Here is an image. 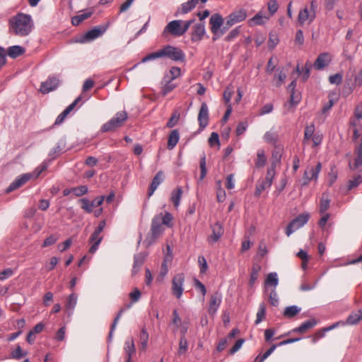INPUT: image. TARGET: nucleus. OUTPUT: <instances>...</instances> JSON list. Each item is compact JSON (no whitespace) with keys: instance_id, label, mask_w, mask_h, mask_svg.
I'll return each mask as SVG.
<instances>
[{"instance_id":"1","label":"nucleus","mask_w":362,"mask_h":362,"mask_svg":"<svg viewBox=\"0 0 362 362\" xmlns=\"http://www.w3.org/2000/svg\"><path fill=\"white\" fill-rule=\"evenodd\" d=\"M33 28L34 23L29 14L18 13L8 20L9 32L19 37L28 36Z\"/></svg>"},{"instance_id":"2","label":"nucleus","mask_w":362,"mask_h":362,"mask_svg":"<svg viewBox=\"0 0 362 362\" xmlns=\"http://www.w3.org/2000/svg\"><path fill=\"white\" fill-rule=\"evenodd\" d=\"M317 8V2L312 0L310 5H305L300 9L298 15V22L300 25L305 24H311L316 18V10Z\"/></svg>"},{"instance_id":"3","label":"nucleus","mask_w":362,"mask_h":362,"mask_svg":"<svg viewBox=\"0 0 362 362\" xmlns=\"http://www.w3.org/2000/svg\"><path fill=\"white\" fill-rule=\"evenodd\" d=\"M276 164L273 163L267 170V175L264 179H259L257 180L256 184V188L255 192V197H259L262 192L269 189L272 185L273 179L276 175Z\"/></svg>"},{"instance_id":"4","label":"nucleus","mask_w":362,"mask_h":362,"mask_svg":"<svg viewBox=\"0 0 362 362\" xmlns=\"http://www.w3.org/2000/svg\"><path fill=\"white\" fill-rule=\"evenodd\" d=\"M127 118L128 115L126 111L118 112L111 119L102 126L101 131L103 132L114 131L117 128L122 127Z\"/></svg>"},{"instance_id":"5","label":"nucleus","mask_w":362,"mask_h":362,"mask_svg":"<svg viewBox=\"0 0 362 362\" xmlns=\"http://www.w3.org/2000/svg\"><path fill=\"white\" fill-rule=\"evenodd\" d=\"M162 57H167L175 62H184L185 54L182 49L171 45H167L161 49Z\"/></svg>"},{"instance_id":"6","label":"nucleus","mask_w":362,"mask_h":362,"mask_svg":"<svg viewBox=\"0 0 362 362\" xmlns=\"http://www.w3.org/2000/svg\"><path fill=\"white\" fill-rule=\"evenodd\" d=\"M309 218L310 214L308 213H303L293 219L286 228V235L290 236L295 230L305 225L308 223Z\"/></svg>"},{"instance_id":"7","label":"nucleus","mask_w":362,"mask_h":362,"mask_svg":"<svg viewBox=\"0 0 362 362\" xmlns=\"http://www.w3.org/2000/svg\"><path fill=\"white\" fill-rule=\"evenodd\" d=\"M321 169L322 165L320 162L315 167H308L303 173L301 185L307 186L312 180L317 181Z\"/></svg>"},{"instance_id":"8","label":"nucleus","mask_w":362,"mask_h":362,"mask_svg":"<svg viewBox=\"0 0 362 362\" xmlns=\"http://www.w3.org/2000/svg\"><path fill=\"white\" fill-rule=\"evenodd\" d=\"M185 275L183 273H179L174 276L172 280V293L177 298H180L184 288Z\"/></svg>"},{"instance_id":"9","label":"nucleus","mask_w":362,"mask_h":362,"mask_svg":"<svg viewBox=\"0 0 362 362\" xmlns=\"http://www.w3.org/2000/svg\"><path fill=\"white\" fill-rule=\"evenodd\" d=\"M60 83V80L56 76H49L46 81L41 83L40 91L42 94H47L56 90Z\"/></svg>"},{"instance_id":"10","label":"nucleus","mask_w":362,"mask_h":362,"mask_svg":"<svg viewBox=\"0 0 362 362\" xmlns=\"http://www.w3.org/2000/svg\"><path fill=\"white\" fill-rule=\"evenodd\" d=\"M182 23L180 20H174L168 23L165 27L163 34L169 33L174 36H181L183 35L182 31Z\"/></svg>"},{"instance_id":"11","label":"nucleus","mask_w":362,"mask_h":362,"mask_svg":"<svg viewBox=\"0 0 362 362\" xmlns=\"http://www.w3.org/2000/svg\"><path fill=\"white\" fill-rule=\"evenodd\" d=\"M32 178L33 174L30 173H25L17 177L15 180L10 184L6 192L9 193L17 189Z\"/></svg>"},{"instance_id":"12","label":"nucleus","mask_w":362,"mask_h":362,"mask_svg":"<svg viewBox=\"0 0 362 362\" xmlns=\"http://www.w3.org/2000/svg\"><path fill=\"white\" fill-rule=\"evenodd\" d=\"M221 300L222 296L218 291L215 292L211 296L208 309V313L210 315L214 316L216 313L221 303Z\"/></svg>"},{"instance_id":"13","label":"nucleus","mask_w":362,"mask_h":362,"mask_svg":"<svg viewBox=\"0 0 362 362\" xmlns=\"http://www.w3.org/2000/svg\"><path fill=\"white\" fill-rule=\"evenodd\" d=\"M332 61V57L328 52H323L318 55L313 64L316 70H322L327 66Z\"/></svg>"},{"instance_id":"14","label":"nucleus","mask_w":362,"mask_h":362,"mask_svg":"<svg viewBox=\"0 0 362 362\" xmlns=\"http://www.w3.org/2000/svg\"><path fill=\"white\" fill-rule=\"evenodd\" d=\"M199 128L203 130L209 124V109L206 103H202L198 114Z\"/></svg>"},{"instance_id":"15","label":"nucleus","mask_w":362,"mask_h":362,"mask_svg":"<svg viewBox=\"0 0 362 362\" xmlns=\"http://www.w3.org/2000/svg\"><path fill=\"white\" fill-rule=\"evenodd\" d=\"M246 11L244 8H240L232 12L226 18V19L228 21V24L233 25L235 23L242 22L246 18Z\"/></svg>"},{"instance_id":"16","label":"nucleus","mask_w":362,"mask_h":362,"mask_svg":"<svg viewBox=\"0 0 362 362\" xmlns=\"http://www.w3.org/2000/svg\"><path fill=\"white\" fill-rule=\"evenodd\" d=\"M206 33L205 25L204 23H196L192 30L191 40L192 42L200 41Z\"/></svg>"},{"instance_id":"17","label":"nucleus","mask_w":362,"mask_h":362,"mask_svg":"<svg viewBox=\"0 0 362 362\" xmlns=\"http://www.w3.org/2000/svg\"><path fill=\"white\" fill-rule=\"evenodd\" d=\"M224 20L221 14L214 13L211 15L209 19L210 29L213 34L216 35L219 32L221 27L223 25Z\"/></svg>"},{"instance_id":"18","label":"nucleus","mask_w":362,"mask_h":362,"mask_svg":"<svg viewBox=\"0 0 362 362\" xmlns=\"http://www.w3.org/2000/svg\"><path fill=\"white\" fill-rule=\"evenodd\" d=\"M107 30V26H103L102 28L95 27L91 30H88L83 37V40L81 42H85L88 41H91L97 37L102 35Z\"/></svg>"},{"instance_id":"19","label":"nucleus","mask_w":362,"mask_h":362,"mask_svg":"<svg viewBox=\"0 0 362 362\" xmlns=\"http://www.w3.org/2000/svg\"><path fill=\"white\" fill-rule=\"evenodd\" d=\"M212 233L207 238L210 244L216 243L223 234V228L219 222L215 223L212 226Z\"/></svg>"},{"instance_id":"20","label":"nucleus","mask_w":362,"mask_h":362,"mask_svg":"<svg viewBox=\"0 0 362 362\" xmlns=\"http://www.w3.org/2000/svg\"><path fill=\"white\" fill-rule=\"evenodd\" d=\"M81 100V96H78L75 99V100L71 103L68 107H66V109L58 115L57 117L54 125H59L61 124L66 116L74 110V108L76 107V105Z\"/></svg>"},{"instance_id":"21","label":"nucleus","mask_w":362,"mask_h":362,"mask_svg":"<svg viewBox=\"0 0 362 362\" xmlns=\"http://www.w3.org/2000/svg\"><path fill=\"white\" fill-rule=\"evenodd\" d=\"M100 234L101 233L95 230L94 232L90 235L89 238V242L90 244H92V245L89 249V252L93 254L98 249V247L103 240V236Z\"/></svg>"},{"instance_id":"22","label":"nucleus","mask_w":362,"mask_h":362,"mask_svg":"<svg viewBox=\"0 0 362 362\" xmlns=\"http://www.w3.org/2000/svg\"><path fill=\"white\" fill-rule=\"evenodd\" d=\"M317 321L315 319H310L302 323L298 327L293 329L290 332L288 333V334H289L290 333L296 332L300 334L305 333L308 330L314 327L317 325Z\"/></svg>"},{"instance_id":"23","label":"nucleus","mask_w":362,"mask_h":362,"mask_svg":"<svg viewBox=\"0 0 362 362\" xmlns=\"http://www.w3.org/2000/svg\"><path fill=\"white\" fill-rule=\"evenodd\" d=\"M163 173L162 171H159L156 173V175L153 178V180L150 185L148 196L151 197L153 195L156 189L163 182Z\"/></svg>"},{"instance_id":"24","label":"nucleus","mask_w":362,"mask_h":362,"mask_svg":"<svg viewBox=\"0 0 362 362\" xmlns=\"http://www.w3.org/2000/svg\"><path fill=\"white\" fill-rule=\"evenodd\" d=\"M355 153L356 154V157L354 160V163H349L350 168L352 170H355L360 166H362V139L360 144L356 148Z\"/></svg>"},{"instance_id":"25","label":"nucleus","mask_w":362,"mask_h":362,"mask_svg":"<svg viewBox=\"0 0 362 362\" xmlns=\"http://www.w3.org/2000/svg\"><path fill=\"white\" fill-rule=\"evenodd\" d=\"M151 231L152 233V236L154 238H157L162 233L163 228L160 218H156L155 216L153 218Z\"/></svg>"},{"instance_id":"26","label":"nucleus","mask_w":362,"mask_h":362,"mask_svg":"<svg viewBox=\"0 0 362 362\" xmlns=\"http://www.w3.org/2000/svg\"><path fill=\"white\" fill-rule=\"evenodd\" d=\"M362 319V308L357 312L351 313L347 317L346 322H342L343 325H354L358 324Z\"/></svg>"},{"instance_id":"27","label":"nucleus","mask_w":362,"mask_h":362,"mask_svg":"<svg viewBox=\"0 0 362 362\" xmlns=\"http://www.w3.org/2000/svg\"><path fill=\"white\" fill-rule=\"evenodd\" d=\"M25 52V49L20 45H13L8 48L6 54L11 58L15 59L18 57L23 55Z\"/></svg>"},{"instance_id":"28","label":"nucleus","mask_w":362,"mask_h":362,"mask_svg":"<svg viewBox=\"0 0 362 362\" xmlns=\"http://www.w3.org/2000/svg\"><path fill=\"white\" fill-rule=\"evenodd\" d=\"M180 139V133L177 129L173 130L168 136V148L169 150L173 149Z\"/></svg>"},{"instance_id":"29","label":"nucleus","mask_w":362,"mask_h":362,"mask_svg":"<svg viewBox=\"0 0 362 362\" xmlns=\"http://www.w3.org/2000/svg\"><path fill=\"white\" fill-rule=\"evenodd\" d=\"M124 349L127 354V358H132V356L135 354L136 348L133 338H129L126 340Z\"/></svg>"},{"instance_id":"30","label":"nucleus","mask_w":362,"mask_h":362,"mask_svg":"<svg viewBox=\"0 0 362 362\" xmlns=\"http://www.w3.org/2000/svg\"><path fill=\"white\" fill-rule=\"evenodd\" d=\"M351 127L353 129V141H356L358 139L361 135V126L358 122H356L355 119L350 121Z\"/></svg>"},{"instance_id":"31","label":"nucleus","mask_w":362,"mask_h":362,"mask_svg":"<svg viewBox=\"0 0 362 362\" xmlns=\"http://www.w3.org/2000/svg\"><path fill=\"white\" fill-rule=\"evenodd\" d=\"M149 339L148 333L146 328H142L140 334H139V341H140V349L142 351H146L148 346V341Z\"/></svg>"},{"instance_id":"32","label":"nucleus","mask_w":362,"mask_h":362,"mask_svg":"<svg viewBox=\"0 0 362 362\" xmlns=\"http://www.w3.org/2000/svg\"><path fill=\"white\" fill-rule=\"evenodd\" d=\"M132 306V304H128L127 305V307H126V309H129ZM125 310V308H122L119 310V312L118 313V314L117 315V316L115 317V318L114 319V321L111 325V327H110V333H109V335H108V338H109V340H111L112 337V335H113V332L116 328V326L117 325V322L119 321V320L120 319L121 316H122V314L124 312Z\"/></svg>"},{"instance_id":"33","label":"nucleus","mask_w":362,"mask_h":362,"mask_svg":"<svg viewBox=\"0 0 362 362\" xmlns=\"http://www.w3.org/2000/svg\"><path fill=\"white\" fill-rule=\"evenodd\" d=\"M269 18V16H262V13L259 12L250 20V25H263Z\"/></svg>"},{"instance_id":"34","label":"nucleus","mask_w":362,"mask_h":362,"mask_svg":"<svg viewBox=\"0 0 362 362\" xmlns=\"http://www.w3.org/2000/svg\"><path fill=\"white\" fill-rule=\"evenodd\" d=\"M300 310L297 305L288 306L285 308L283 315L285 317L292 318L298 314Z\"/></svg>"},{"instance_id":"35","label":"nucleus","mask_w":362,"mask_h":362,"mask_svg":"<svg viewBox=\"0 0 362 362\" xmlns=\"http://www.w3.org/2000/svg\"><path fill=\"white\" fill-rule=\"evenodd\" d=\"M182 194V189L181 187H177L172 192L170 199L173 202L175 207H177L180 205Z\"/></svg>"},{"instance_id":"36","label":"nucleus","mask_w":362,"mask_h":362,"mask_svg":"<svg viewBox=\"0 0 362 362\" xmlns=\"http://www.w3.org/2000/svg\"><path fill=\"white\" fill-rule=\"evenodd\" d=\"M330 204V199L327 193H323L320 204V213L325 214L329 209Z\"/></svg>"},{"instance_id":"37","label":"nucleus","mask_w":362,"mask_h":362,"mask_svg":"<svg viewBox=\"0 0 362 362\" xmlns=\"http://www.w3.org/2000/svg\"><path fill=\"white\" fill-rule=\"evenodd\" d=\"M315 130V125L313 124H312L309 126H307L305 128L304 138H303V144L304 145L307 144L308 141L310 139H311L313 138V136L315 135V134H314Z\"/></svg>"},{"instance_id":"38","label":"nucleus","mask_w":362,"mask_h":362,"mask_svg":"<svg viewBox=\"0 0 362 362\" xmlns=\"http://www.w3.org/2000/svg\"><path fill=\"white\" fill-rule=\"evenodd\" d=\"M262 267L260 266V264H254L253 266H252V272H251V274H250V286H252L256 280L257 279V277H258V274H259V272H260Z\"/></svg>"},{"instance_id":"39","label":"nucleus","mask_w":362,"mask_h":362,"mask_svg":"<svg viewBox=\"0 0 362 362\" xmlns=\"http://www.w3.org/2000/svg\"><path fill=\"white\" fill-rule=\"evenodd\" d=\"M265 284L266 285L272 286H274V288H275L279 284L277 274L276 272L269 273L267 276Z\"/></svg>"},{"instance_id":"40","label":"nucleus","mask_w":362,"mask_h":362,"mask_svg":"<svg viewBox=\"0 0 362 362\" xmlns=\"http://www.w3.org/2000/svg\"><path fill=\"white\" fill-rule=\"evenodd\" d=\"M267 162V158L263 150H259L257 154V160L255 165L257 168H262L265 165Z\"/></svg>"},{"instance_id":"41","label":"nucleus","mask_w":362,"mask_h":362,"mask_svg":"<svg viewBox=\"0 0 362 362\" xmlns=\"http://www.w3.org/2000/svg\"><path fill=\"white\" fill-rule=\"evenodd\" d=\"M92 15V12H86L76 16H74L71 19V23L74 25H78L85 19L88 18Z\"/></svg>"},{"instance_id":"42","label":"nucleus","mask_w":362,"mask_h":362,"mask_svg":"<svg viewBox=\"0 0 362 362\" xmlns=\"http://www.w3.org/2000/svg\"><path fill=\"white\" fill-rule=\"evenodd\" d=\"M188 348V341L185 336H181L179 342L178 355H183L186 353Z\"/></svg>"},{"instance_id":"43","label":"nucleus","mask_w":362,"mask_h":362,"mask_svg":"<svg viewBox=\"0 0 362 362\" xmlns=\"http://www.w3.org/2000/svg\"><path fill=\"white\" fill-rule=\"evenodd\" d=\"M81 203V208L87 213H91L94 208V203H91L88 199L82 198L79 200Z\"/></svg>"},{"instance_id":"44","label":"nucleus","mask_w":362,"mask_h":362,"mask_svg":"<svg viewBox=\"0 0 362 362\" xmlns=\"http://www.w3.org/2000/svg\"><path fill=\"white\" fill-rule=\"evenodd\" d=\"M180 115L177 111L174 112L171 115L170 118L169 119V120L168 121L166 127L168 128H173V127H175L177 124L180 119Z\"/></svg>"},{"instance_id":"45","label":"nucleus","mask_w":362,"mask_h":362,"mask_svg":"<svg viewBox=\"0 0 362 362\" xmlns=\"http://www.w3.org/2000/svg\"><path fill=\"white\" fill-rule=\"evenodd\" d=\"M277 345H272L271 347L263 354L259 355L256 357L255 361L264 362L276 349Z\"/></svg>"},{"instance_id":"46","label":"nucleus","mask_w":362,"mask_h":362,"mask_svg":"<svg viewBox=\"0 0 362 362\" xmlns=\"http://www.w3.org/2000/svg\"><path fill=\"white\" fill-rule=\"evenodd\" d=\"M156 218H160L161 223L170 226V222L173 220V216L169 212H165L164 214H160L158 216H156Z\"/></svg>"},{"instance_id":"47","label":"nucleus","mask_w":362,"mask_h":362,"mask_svg":"<svg viewBox=\"0 0 362 362\" xmlns=\"http://www.w3.org/2000/svg\"><path fill=\"white\" fill-rule=\"evenodd\" d=\"M161 57H162L161 49H159L155 52L150 53L148 55H146V57H144L141 59V63H145L148 61L154 60V59L161 58Z\"/></svg>"},{"instance_id":"48","label":"nucleus","mask_w":362,"mask_h":362,"mask_svg":"<svg viewBox=\"0 0 362 362\" xmlns=\"http://www.w3.org/2000/svg\"><path fill=\"white\" fill-rule=\"evenodd\" d=\"M362 183V176L361 175H355L351 180L349 181L348 189H352Z\"/></svg>"},{"instance_id":"49","label":"nucleus","mask_w":362,"mask_h":362,"mask_svg":"<svg viewBox=\"0 0 362 362\" xmlns=\"http://www.w3.org/2000/svg\"><path fill=\"white\" fill-rule=\"evenodd\" d=\"M266 315V308L264 304L262 303L259 305L257 313V318L255 320V324L258 325L260 323L263 318L265 317Z\"/></svg>"},{"instance_id":"50","label":"nucleus","mask_w":362,"mask_h":362,"mask_svg":"<svg viewBox=\"0 0 362 362\" xmlns=\"http://www.w3.org/2000/svg\"><path fill=\"white\" fill-rule=\"evenodd\" d=\"M328 80L331 84L339 85L342 83L343 74L341 73H337L334 75H331L329 76Z\"/></svg>"},{"instance_id":"51","label":"nucleus","mask_w":362,"mask_h":362,"mask_svg":"<svg viewBox=\"0 0 362 362\" xmlns=\"http://www.w3.org/2000/svg\"><path fill=\"white\" fill-rule=\"evenodd\" d=\"M199 165H200V170H201L199 180H202L206 177V175L207 173L206 167V156H205V154H203V156H202Z\"/></svg>"},{"instance_id":"52","label":"nucleus","mask_w":362,"mask_h":362,"mask_svg":"<svg viewBox=\"0 0 362 362\" xmlns=\"http://www.w3.org/2000/svg\"><path fill=\"white\" fill-rule=\"evenodd\" d=\"M76 303L77 296L75 293H71L67 299L66 307L68 310H73L75 308Z\"/></svg>"},{"instance_id":"53","label":"nucleus","mask_w":362,"mask_h":362,"mask_svg":"<svg viewBox=\"0 0 362 362\" xmlns=\"http://www.w3.org/2000/svg\"><path fill=\"white\" fill-rule=\"evenodd\" d=\"M88 189L86 185H81L79 187H76L72 188V192L76 197H81L88 193Z\"/></svg>"},{"instance_id":"54","label":"nucleus","mask_w":362,"mask_h":362,"mask_svg":"<svg viewBox=\"0 0 362 362\" xmlns=\"http://www.w3.org/2000/svg\"><path fill=\"white\" fill-rule=\"evenodd\" d=\"M146 258V255L144 253H139L134 255V266L141 268L143 264L144 263V260Z\"/></svg>"},{"instance_id":"55","label":"nucleus","mask_w":362,"mask_h":362,"mask_svg":"<svg viewBox=\"0 0 362 362\" xmlns=\"http://www.w3.org/2000/svg\"><path fill=\"white\" fill-rule=\"evenodd\" d=\"M172 80H170L166 82V83L163 86L161 93L163 95H166L168 93L171 92L174 88H176L177 85L173 83Z\"/></svg>"},{"instance_id":"56","label":"nucleus","mask_w":362,"mask_h":362,"mask_svg":"<svg viewBox=\"0 0 362 362\" xmlns=\"http://www.w3.org/2000/svg\"><path fill=\"white\" fill-rule=\"evenodd\" d=\"M63 148L60 143H58L57 145L54 147L49 153V157L51 160L54 159L57 156H58L61 152L62 151Z\"/></svg>"},{"instance_id":"57","label":"nucleus","mask_w":362,"mask_h":362,"mask_svg":"<svg viewBox=\"0 0 362 362\" xmlns=\"http://www.w3.org/2000/svg\"><path fill=\"white\" fill-rule=\"evenodd\" d=\"M47 164L43 162L40 165L37 167L33 173H30V174H33V178L35 179L38 177L43 171L47 170Z\"/></svg>"},{"instance_id":"58","label":"nucleus","mask_w":362,"mask_h":362,"mask_svg":"<svg viewBox=\"0 0 362 362\" xmlns=\"http://www.w3.org/2000/svg\"><path fill=\"white\" fill-rule=\"evenodd\" d=\"M233 93V90L232 87L228 86L223 91V99L226 105H229L232 95Z\"/></svg>"},{"instance_id":"59","label":"nucleus","mask_w":362,"mask_h":362,"mask_svg":"<svg viewBox=\"0 0 362 362\" xmlns=\"http://www.w3.org/2000/svg\"><path fill=\"white\" fill-rule=\"evenodd\" d=\"M264 139L269 144H275L277 141V135L271 132H267L264 136Z\"/></svg>"},{"instance_id":"60","label":"nucleus","mask_w":362,"mask_h":362,"mask_svg":"<svg viewBox=\"0 0 362 362\" xmlns=\"http://www.w3.org/2000/svg\"><path fill=\"white\" fill-rule=\"evenodd\" d=\"M267 6L271 16L274 15L279 8V4L276 0H269Z\"/></svg>"},{"instance_id":"61","label":"nucleus","mask_w":362,"mask_h":362,"mask_svg":"<svg viewBox=\"0 0 362 362\" xmlns=\"http://www.w3.org/2000/svg\"><path fill=\"white\" fill-rule=\"evenodd\" d=\"M275 78H277L278 81L276 83V86L279 87L284 82L286 78V74L283 71V70L277 69V74L275 75Z\"/></svg>"},{"instance_id":"62","label":"nucleus","mask_w":362,"mask_h":362,"mask_svg":"<svg viewBox=\"0 0 362 362\" xmlns=\"http://www.w3.org/2000/svg\"><path fill=\"white\" fill-rule=\"evenodd\" d=\"M27 352L23 353L21 347L18 346L14 351L11 352V357L15 359H21L26 356Z\"/></svg>"},{"instance_id":"63","label":"nucleus","mask_w":362,"mask_h":362,"mask_svg":"<svg viewBox=\"0 0 362 362\" xmlns=\"http://www.w3.org/2000/svg\"><path fill=\"white\" fill-rule=\"evenodd\" d=\"M240 32V30L239 28L233 29L225 37V40L227 42H230L233 40L235 37H237L239 35Z\"/></svg>"},{"instance_id":"64","label":"nucleus","mask_w":362,"mask_h":362,"mask_svg":"<svg viewBox=\"0 0 362 362\" xmlns=\"http://www.w3.org/2000/svg\"><path fill=\"white\" fill-rule=\"evenodd\" d=\"M57 237H56V235H49V237H47L43 242L42 245V247H49L50 245H52L54 244H55V243L57 242Z\"/></svg>"}]
</instances>
